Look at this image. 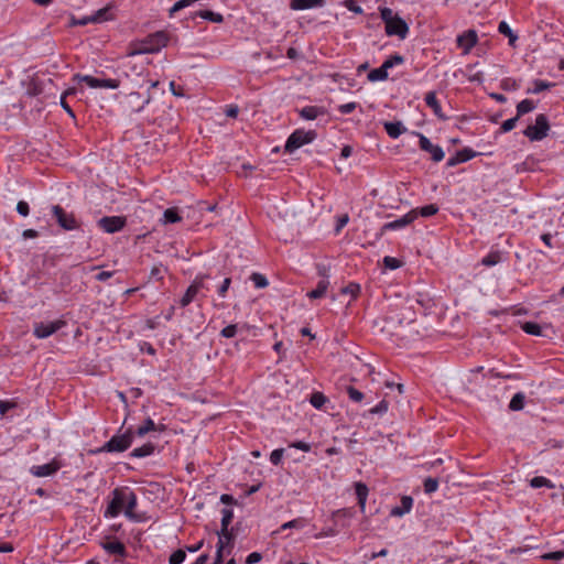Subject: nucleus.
<instances>
[{
	"label": "nucleus",
	"mask_w": 564,
	"mask_h": 564,
	"mask_svg": "<svg viewBox=\"0 0 564 564\" xmlns=\"http://www.w3.org/2000/svg\"><path fill=\"white\" fill-rule=\"evenodd\" d=\"M151 276L155 278L156 280H162L163 279L162 265H154L151 270Z\"/></svg>",
	"instance_id": "64"
},
{
	"label": "nucleus",
	"mask_w": 564,
	"mask_h": 564,
	"mask_svg": "<svg viewBox=\"0 0 564 564\" xmlns=\"http://www.w3.org/2000/svg\"><path fill=\"white\" fill-rule=\"evenodd\" d=\"M315 138L316 132L314 130L305 131L303 129H297L286 140L284 149L286 152L292 153L301 147L311 143Z\"/></svg>",
	"instance_id": "1"
},
{
	"label": "nucleus",
	"mask_w": 564,
	"mask_h": 564,
	"mask_svg": "<svg viewBox=\"0 0 564 564\" xmlns=\"http://www.w3.org/2000/svg\"><path fill=\"white\" fill-rule=\"evenodd\" d=\"M182 220L176 208H167L163 214V223L164 224H175Z\"/></svg>",
	"instance_id": "34"
},
{
	"label": "nucleus",
	"mask_w": 564,
	"mask_h": 564,
	"mask_svg": "<svg viewBox=\"0 0 564 564\" xmlns=\"http://www.w3.org/2000/svg\"><path fill=\"white\" fill-rule=\"evenodd\" d=\"M133 441V433L127 430L123 434L113 435L101 448L106 452H124L128 449Z\"/></svg>",
	"instance_id": "3"
},
{
	"label": "nucleus",
	"mask_w": 564,
	"mask_h": 564,
	"mask_svg": "<svg viewBox=\"0 0 564 564\" xmlns=\"http://www.w3.org/2000/svg\"><path fill=\"white\" fill-rule=\"evenodd\" d=\"M356 108H357V104L351 101V102H347V104L340 105L338 107V111L341 115H348V113H351Z\"/></svg>",
	"instance_id": "58"
},
{
	"label": "nucleus",
	"mask_w": 564,
	"mask_h": 564,
	"mask_svg": "<svg viewBox=\"0 0 564 564\" xmlns=\"http://www.w3.org/2000/svg\"><path fill=\"white\" fill-rule=\"evenodd\" d=\"M425 104L427 105V107H430L433 111V113L441 120H445L446 119V116L443 113L442 111V107L436 98V93L435 91H429L426 95H425Z\"/></svg>",
	"instance_id": "19"
},
{
	"label": "nucleus",
	"mask_w": 564,
	"mask_h": 564,
	"mask_svg": "<svg viewBox=\"0 0 564 564\" xmlns=\"http://www.w3.org/2000/svg\"><path fill=\"white\" fill-rule=\"evenodd\" d=\"M535 109V104L531 99H523L517 105V116H521Z\"/></svg>",
	"instance_id": "32"
},
{
	"label": "nucleus",
	"mask_w": 564,
	"mask_h": 564,
	"mask_svg": "<svg viewBox=\"0 0 564 564\" xmlns=\"http://www.w3.org/2000/svg\"><path fill=\"white\" fill-rule=\"evenodd\" d=\"M164 425L158 426L152 419H147L144 424L137 429V435L142 437L151 431H164Z\"/></svg>",
	"instance_id": "26"
},
{
	"label": "nucleus",
	"mask_w": 564,
	"mask_h": 564,
	"mask_svg": "<svg viewBox=\"0 0 564 564\" xmlns=\"http://www.w3.org/2000/svg\"><path fill=\"white\" fill-rule=\"evenodd\" d=\"M325 4V0H291L290 8L292 10H307L312 8H321Z\"/></svg>",
	"instance_id": "20"
},
{
	"label": "nucleus",
	"mask_w": 564,
	"mask_h": 564,
	"mask_svg": "<svg viewBox=\"0 0 564 564\" xmlns=\"http://www.w3.org/2000/svg\"><path fill=\"white\" fill-rule=\"evenodd\" d=\"M413 505V499L410 496H403L401 498V507H394L391 510V516L401 517L404 513L410 512Z\"/></svg>",
	"instance_id": "23"
},
{
	"label": "nucleus",
	"mask_w": 564,
	"mask_h": 564,
	"mask_svg": "<svg viewBox=\"0 0 564 564\" xmlns=\"http://www.w3.org/2000/svg\"><path fill=\"white\" fill-rule=\"evenodd\" d=\"M17 212L23 216V217H26L30 213V207H29V204L24 200H20L18 202L17 204Z\"/></svg>",
	"instance_id": "59"
},
{
	"label": "nucleus",
	"mask_w": 564,
	"mask_h": 564,
	"mask_svg": "<svg viewBox=\"0 0 564 564\" xmlns=\"http://www.w3.org/2000/svg\"><path fill=\"white\" fill-rule=\"evenodd\" d=\"M73 80L84 82L91 88L116 89L120 85V82L118 79H112V78L99 79V78H95L90 75H80V74H75L73 77Z\"/></svg>",
	"instance_id": "5"
},
{
	"label": "nucleus",
	"mask_w": 564,
	"mask_h": 564,
	"mask_svg": "<svg viewBox=\"0 0 564 564\" xmlns=\"http://www.w3.org/2000/svg\"><path fill=\"white\" fill-rule=\"evenodd\" d=\"M530 486L532 488H541V487L554 488L555 487L554 484L550 479H547L543 476L533 477L530 481Z\"/></svg>",
	"instance_id": "38"
},
{
	"label": "nucleus",
	"mask_w": 564,
	"mask_h": 564,
	"mask_svg": "<svg viewBox=\"0 0 564 564\" xmlns=\"http://www.w3.org/2000/svg\"><path fill=\"white\" fill-rule=\"evenodd\" d=\"M61 467V463L56 459H53L48 464L33 466L30 471L35 477H47L54 475Z\"/></svg>",
	"instance_id": "16"
},
{
	"label": "nucleus",
	"mask_w": 564,
	"mask_h": 564,
	"mask_svg": "<svg viewBox=\"0 0 564 564\" xmlns=\"http://www.w3.org/2000/svg\"><path fill=\"white\" fill-rule=\"evenodd\" d=\"M389 403L386 400L380 401L376 406L370 409L371 414H383L388 411Z\"/></svg>",
	"instance_id": "55"
},
{
	"label": "nucleus",
	"mask_w": 564,
	"mask_h": 564,
	"mask_svg": "<svg viewBox=\"0 0 564 564\" xmlns=\"http://www.w3.org/2000/svg\"><path fill=\"white\" fill-rule=\"evenodd\" d=\"M105 551L109 554L124 556L126 555V546L120 541H110L102 544Z\"/></svg>",
	"instance_id": "22"
},
{
	"label": "nucleus",
	"mask_w": 564,
	"mask_h": 564,
	"mask_svg": "<svg viewBox=\"0 0 564 564\" xmlns=\"http://www.w3.org/2000/svg\"><path fill=\"white\" fill-rule=\"evenodd\" d=\"M349 399L354 402H361L364 400V393L354 387L347 388Z\"/></svg>",
	"instance_id": "52"
},
{
	"label": "nucleus",
	"mask_w": 564,
	"mask_h": 564,
	"mask_svg": "<svg viewBox=\"0 0 564 564\" xmlns=\"http://www.w3.org/2000/svg\"><path fill=\"white\" fill-rule=\"evenodd\" d=\"M384 130L392 139L399 138L406 131L405 127L400 121H387L383 123Z\"/></svg>",
	"instance_id": "21"
},
{
	"label": "nucleus",
	"mask_w": 564,
	"mask_h": 564,
	"mask_svg": "<svg viewBox=\"0 0 564 564\" xmlns=\"http://www.w3.org/2000/svg\"><path fill=\"white\" fill-rule=\"evenodd\" d=\"M555 84L554 83H549V82H545V80H541V79H535L533 82V88H529L527 90L528 94H540L551 87H553Z\"/></svg>",
	"instance_id": "31"
},
{
	"label": "nucleus",
	"mask_w": 564,
	"mask_h": 564,
	"mask_svg": "<svg viewBox=\"0 0 564 564\" xmlns=\"http://www.w3.org/2000/svg\"><path fill=\"white\" fill-rule=\"evenodd\" d=\"M521 329L529 335L540 336L542 335L541 326L533 322H525L521 325Z\"/></svg>",
	"instance_id": "39"
},
{
	"label": "nucleus",
	"mask_w": 564,
	"mask_h": 564,
	"mask_svg": "<svg viewBox=\"0 0 564 564\" xmlns=\"http://www.w3.org/2000/svg\"><path fill=\"white\" fill-rule=\"evenodd\" d=\"M303 522L301 519H294L289 522H285L281 525L280 530L293 529V528H302Z\"/></svg>",
	"instance_id": "60"
},
{
	"label": "nucleus",
	"mask_w": 564,
	"mask_h": 564,
	"mask_svg": "<svg viewBox=\"0 0 564 564\" xmlns=\"http://www.w3.org/2000/svg\"><path fill=\"white\" fill-rule=\"evenodd\" d=\"M477 155L475 151H473L469 148H464L456 152V160L460 161L462 163L467 162L471 159H474Z\"/></svg>",
	"instance_id": "42"
},
{
	"label": "nucleus",
	"mask_w": 564,
	"mask_h": 564,
	"mask_svg": "<svg viewBox=\"0 0 564 564\" xmlns=\"http://www.w3.org/2000/svg\"><path fill=\"white\" fill-rule=\"evenodd\" d=\"M398 15L393 17L392 10L389 8L381 9V19L387 24V21L397 19Z\"/></svg>",
	"instance_id": "62"
},
{
	"label": "nucleus",
	"mask_w": 564,
	"mask_h": 564,
	"mask_svg": "<svg viewBox=\"0 0 564 564\" xmlns=\"http://www.w3.org/2000/svg\"><path fill=\"white\" fill-rule=\"evenodd\" d=\"M388 78V72L383 70L381 67L375 68L369 72L368 80L370 82H381Z\"/></svg>",
	"instance_id": "41"
},
{
	"label": "nucleus",
	"mask_w": 564,
	"mask_h": 564,
	"mask_svg": "<svg viewBox=\"0 0 564 564\" xmlns=\"http://www.w3.org/2000/svg\"><path fill=\"white\" fill-rule=\"evenodd\" d=\"M403 62H404L403 56H401L399 54H394V55H391L389 58H387L380 67L383 70L388 72L389 68H392L395 65H400Z\"/></svg>",
	"instance_id": "37"
},
{
	"label": "nucleus",
	"mask_w": 564,
	"mask_h": 564,
	"mask_svg": "<svg viewBox=\"0 0 564 564\" xmlns=\"http://www.w3.org/2000/svg\"><path fill=\"white\" fill-rule=\"evenodd\" d=\"M325 110L316 106H306L301 109L300 116L305 120H314L318 116L324 115Z\"/></svg>",
	"instance_id": "24"
},
{
	"label": "nucleus",
	"mask_w": 564,
	"mask_h": 564,
	"mask_svg": "<svg viewBox=\"0 0 564 564\" xmlns=\"http://www.w3.org/2000/svg\"><path fill=\"white\" fill-rule=\"evenodd\" d=\"M438 488V479L429 477L424 480V491L426 494L435 492Z\"/></svg>",
	"instance_id": "46"
},
{
	"label": "nucleus",
	"mask_w": 564,
	"mask_h": 564,
	"mask_svg": "<svg viewBox=\"0 0 564 564\" xmlns=\"http://www.w3.org/2000/svg\"><path fill=\"white\" fill-rule=\"evenodd\" d=\"M186 557L185 551L182 549L176 550L170 555L169 563L170 564H182Z\"/></svg>",
	"instance_id": "45"
},
{
	"label": "nucleus",
	"mask_w": 564,
	"mask_h": 564,
	"mask_svg": "<svg viewBox=\"0 0 564 564\" xmlns=\"http://www.w3.org/2000/svg\"><path fill=\"white\" fill-rule=\"evenodd\" d=\"M329 285V281L327 279H323L317 283V286L307 293L310 299H321L325 295Z\"/></svg>",
	"instance_id": "28"
},
{
	"label": "nucleus",
	"mask_w": 564,
	"mask_h": 564,
	"mask_svg": "<svg viewBox=\"0 0 564 564\" xmlns=\"http://www.w3.org/2000/svg\"><path fill=\"white\" fill-rule=\"evenodd\" d=\"M150 50V46L147 44V42L143 40L142 42L134 44L129 52V56L138 55V54H150L152 51Z\"/></svg>",
	"instance_id": "43"
},
{
	"label": "nucleus",
	"mask_w": 564,
	"mask_h": 564,
	"mask_svg": "<svg viewBox=\"0 0 564 564\" xmlns=\"http://www.w3.org/2000/svg\"><path fill=\"white\" fill-rule=\"evenodd\" d=\"M327 401L328 399L325 397V394L318 391L313 392L310 398L311 404L318 410L322 409Z\"/></svg>",
	"instance_id": "35"
},
{
	"label": "nucleus",
	"mask_w": 564,
	"mask_h": 564,
	"mask_svg": "<svg viewBox=\"0 0 564 564\" xmlns=\"http://www.w3.org/2000/svg\"><path fill=\"white\" fill-rule=\"evenodd\" d=\"M154 452V445L152 443H147L140 447L134 448L131 453V457L142 458L152 455Z\"/></svg>",
	"instance_id": "29"
},
{
	"label": "nucleus",
	"mask_w": 564,
	"mask_h": 564,
	"mask_svg": "<svg viewBox=\"0 0 564 564\" xmlns=\"http://www.w3.org/2000/svg\"><path fill=\"white\" fill-rule=\"evenodd\" d=\"M195 17H200L202 19L208 20L214 23H221L224 21V17L218 13L210 10H200L194 13L193 19Z\"/></svg>",
	"instance_id": "27"
},
{
	"label": "nucleus",
	"mask_w": 564,
	"mask_h": 564,
	"mask_svg": "<svg viewBox=\"0 0 564 564\" xmlns=\"http://www.w3.org/2000/svg\"><path fill=\"white\" fill-rule=\"evenodd\" d=\"M550 130L547 117L543 113L535 118V123L530 124L523 131V134L531 141L543 140Z\"/></svg>",
	"instance_id": "2"
},
{
	"label": "nucleus",
	"mask_w": 564,
	"mask_h": 564,
	"mask_svg": "<svg viewBox=\"0 0 564 564\" xmlns=\"http://www.w3.org/2000/svg\"><path fill=\"white\" fill-rule=\"evenodd\" d=\"M501 260L500 252L492 251L482 258L481 263L486 267H492L499 263Z\"/></svg>",
	"instance_id": "44"
},
{
	"label": "nucleus",
	"mask_w": 564,
	"mask_h": 564,
	"mask_svg": "<svg viewBox=\"0 0 564 564\" xmlns=\"http://www.w3.org/2000/svg\"><path fill=\"white\" fill-rule=\"evenodd\" d=\"M499 33L503 34L509 39V44L514 45V42L518 40V36L512 32L509 24L506 21H501L498 25Z\"/></svg>",
	"instance_id": "30"
},
{
	"label": "nucleus",
	"mask_w": 564,
	"mask_h": 564,
	"mask_svg": "<svg viewBox=\"0 0 564 564\" xmlns=\"http://www.w3.org/2000/svg\"><path fill=\"white\" fill-rule=\"evenodd\" d=\"M524 399H525V397L522 392L516 393L509 403V409L512 411L522 410L524 406Z\"/></svg>",
	"instance_id": "36"
},
{
	"label": "nucleus",
	"mask_w": 564,
	"mask_h": 564,
	"mask_svg": "<svg viewBox=\"0 0 564 564\" xmlns=\"http://www.w3.org/2000/svg\"><path fill=\"white\" fill-rule=\"evenodd\" d=\"M65 321L57 319L53 322L47 323H35L34 324V335L37 338H47L48 336L53 335L57 330H59L62 327L65 326Z\"/></svg>",
	"instance_id": "9"
},
{
	"label": "nucleus",
	"mask_w": 564,
	"mask_h": 564,
	"mask_svg": "<svg viewBox=\"0 0 564 564\" xmlns=\"http://www.w3.org/2000/svg\"><path fill=\"white\" fill-rule=\"evenodd\" d=\"M109 9L104 8L98 11H96L90 18H88V21L90 22H102L109 20ZM87 20H83L80 24H86Z\"/></svg>",
	"instance_id": "33"
},
{
	"label": "nucleus",
	"mask_w": 564,
	"mask_h": 564,
	"mask_svg": "<svg viewBox=\"0 0 564 564\" xmlns=\"http://www.w3.org/2000/svg\"><path fill=\"white\" fill-rule=\"evenodd\" d=\"M349 221V216L348 214H343L340 216L337 217V224H336V227H335V234H339L340 230L348 224Z\"/></svg>",
	"instance_id": "56"
},
{
	"label": "nucleus",
	"mask_w": 564,
	"mask_h": 564,
	"mask_svg": "<svg viewBox=\"0 0 564 564\" xmlns=\"http://www.w3.org/2000/svg\"><path fill=\"white\" fill-rule=\"evenodd\" d=\"M383 264L387 269L395 270L402 265V262L397 258L387 256L383 258Z\"/></svg>",
	"instance_id": "50"
},
{
	"label": "nucleus",
	"mask_w": 564,
	"mask_h": 564,
	"mask_svg": "<svg viewBox=\"0 0 564 564\" xmlns=\"http://www.w3.org/2000/svg\"><path fill=\"white\" fill-rule=\"evenodd\" d=\"M237 333L238 326L236 324H230L221 329L220 335L225 338H232Z\"/></svg>",
	"instance_id": "51"
},
{
	"label": "nucleus",
	"mask_w": 564,
	"mask_h": 564,
	"mask_svg": "<svg viewBox=\"0 0 564 564\" xmlns=\"http://www.w3.org/2000/svg\"><path fill=\"white\" fill-rule=\"evenodd\" d=\"M283 453H284V449L283 448H278V449H274L271 455H270V462L273 464V465H279L282 460V457H283Z\"/></svg>",
	"instance_id": "57"
},
{
	"label": "nucleus",
	"mask_w": 564,
	"mask_h": 564,
	"mask_svg": "<svg viewBox=\"0 0 564 564\" xmlns=\"http://www.w3.org/2000/svg\"><path fill=\"white\" fill-rule=\"evenodd\" d=\"M230 283H231V279L230 278H226L221 285L219 286V289L217 290L219 296L224 297L230 286Z\"/></svg>",
	"instance_id": "61"
},
{
	"label": "nucleus",
	"mask_w": 564,
	"mask_h": 564,
	"mask_svg": "<svg viewBox=\"0 0 564 564\" xmlns=\"http://www.w3.org/2000/svg\"><path fill=\"white\" fill-rule=\"evenodd\" d=\"M147 44L150 46L149 51L152 53L159 52L162 47L166 46L169 42V36L165 32L159 31L153 34H150L144 39Z\"/></svg>",
	"instance_id": "14"
},
{
	"label": "nucleus",
	"mask_w": 564,
	"mask_h": 564,
	"mask_svg": "<svg viewBox=\"0 0 564 564\" xmlns=\"http://www.w3.org/2000/svg\"><path fill=\"white\" fill-rule=\"evenodd\" d=\"M541 557L547 561H561L564 558V550L545 553Z\"/></svg>",
	"instance_id": "54"
},
{
	"label": "nucleus",
	"mask_w": 564,
	"mask_h": 564,
	"mask_svg": "<svg viewBox=\"0 0 564 564\" xmlns=\"http://www.w3.org/2000/svg\"><path fill=\"white\" fill-rule=\"evenodd\" d=\"M127 487L116 488L112 491V499L109 501L105 511L106 518H116L124 509Z\"/></svg>",
	"instance_id": "4"
},
{
	"label": "nucleus",
	"mask_w": 564,
	"mask_h": 564,
	"mask_svg": "<svg viewBox=\"0 0 564 564\" xmlns=\"http://www.w3.org/2000/svg\"><path fill=\"white\" fill-rule=\"evenodd\" d=\"M126 492V505H124V516L133 521H139L140 518L134 513V509L137 507L138 500L135 494L127 487Z\"/></svg>",
	"instance_id": "17"
},
{
	"label": "nucleus",
	"mask_w": 564,
	"mask_h": 564,
	"mask_svg": "<svg viewBox=\"0 0 564 564\" xmlns=\"http://www.w3.org/2000/svg\"><path fill=\"white\" fill-rule=\"evenodd\" d=\"M151 98L152 97L149 91L145 95L132 91L127 96L126 106L130 111L139 112L151 101Z\"/></svg>",
	"instance_id": "10"
},
{
	"label": "nucleus",
	"mask_w": 564,
	"mask_h": 564,
	"mask_svg": "<svg viewBox=\"0 0 564 564\" xmlns=\"http://www.w3.org/2000/svg\"><path fill=\"white\" fill-rule=\"evenodd\" d=\"M261 558H262L261 553H259V552H252V553H250V554L247 556L246 562H247V564H254V563L260 562V561H261Z\"/></svg>",
	"instance_id": "63"
},
{
	"label": "nucleus",
	"mask_w": 564,
	"mask_h": 564,
	"mask_svg": "<svg viewBox=\"0 0 564 564\" xmlns=\"http://www.w3.org/2000/svg\"><path fill=\"white\" fill-rule=\"evenodd\" d=\"M97 224L104 231L115 234L123 229L127 218L124 216H105Z\"/></svg>",
	"instance_id": "8"
},
{
	"label": "nucleus",
	"mask_w": 564,
	"mask_h": 564,
	"mask_svg": "<svg viewBox=\"0 0 564 564\" xmlns=\"http://www.w3.org/2000/svg\"><path fill=\"white\" fill-rule=\"evenodd\" d=\"M416 217H417V212L414 209V210L409 212L408 214H405L404 216H402L399 219H395L393 221L384 224L381 227L380 232L378 234V237H382L384 235V232L388 230H398V229L406 227Z\"/></svg>",
	"instance_id": "12"
},
{
	"label": "nucleus",
	"mask_w": 564,
	"mask_h": 564,
	"mask_svg": "<svg viewBox=\"0 0 564 564\" xmlns=\"http://www.w3.org/2000/svg\"><path fill=\"white\" fill-rule=\"evenodd\" d=\"M52 213L57 224L65 230H74L78 228V223L73 214H67L59 205L52 207Z\"/></svg>",
	"instance_id": "7"
},
{
	"label": "nucleus",
	"mask_w": 564,
	"mask_h": 564,
	"mask_svg": "<svg viewBox=\"0 0 564 564\" xmlns=\"http://www.w3.org/2000/svg\"><path fill=\"white\" fill-rule=\"evenodd\" d=\"M234 540H235V533H234V528L227 530V531H224V530H220L218 532V543L217 545H221V550L225 552V550H227V553H230L231 552V549H232V544H234Z\"/></svg>",
	"instance_id": "18"
},
{
	"label": "nucleus",
	"mask_w": 564,
	"mask_h": 564,
	"mask_svg": "<svg viewBox=\"0 0 564 564\" xmlns=\"http://www.w3.org/2000/svg\"><path fill=\"white\" fill-rule=\"evenodd\" d=\"M386 33L390 36L397 35L403 40L409 33V26L403 19L397 17L394 20L387 21Z\"/></svg>",
	"instance_id": "13"
},
{
	"label": "nucleus",
	"mask_w": 564,
	"mask_h": 564,
	"mask_svg": "<svg viewBox=\"0 0 564 564\" xmlns=\"http://www.w3.org/2000/svg\"><path fill=\"white\" fill-rule=\"evenodd\" d=\"M206 278L207 275H198L195 278L193 283L187 288L185 294L180 301L182 307H185L188 304H191L202 289L209 290V286L206 285L205 283Z\"/></svg>",
	"instance_id": "6"
},
{
	"label": "nucleus",
	"mask_w": 564,
	"mask_h": 564,
	"mask_svg": "<svg viewBox=\"0 0 564 564\" xmlns=\"http://www.w3.org/2000/svg\"><path fill=\"white\" fill-rule=\"evenodd\" d=\"M478 36L476 31L468 30L457 36V45L464 50L465 54H468L471 48L477 44Z\"/></svg>",
	"instance_id": "15"
},
{
	"label": "nucleus",
	"mask_w": 564,
	"mask_h": 564,
	"mask_svg": "<svg viewBox=\"0 0 564 564\" xmlns=\"http://www.w3.org/2000/svg\"><path fill=\"white\" fill-rule=\"evenodd\" d=\"M438 212V207L435 204H430L420 208L419 213L422 217H430Z\"/></svg>",
	"instance_id": "49"
},
{
	"label": "nucleus",
	"mask_w": 564,
	"mask_h": 564,
	"mask_svg": "<svg viewBox=\"0 0 564 564\" xmlns=\"http://www.w3.org/2000/svg\"><path fill=\"white\" fill-rule=\"evenodd\" d=\"M234 519V511L231 509L224 508L221 510V528L220 530H229V524Z\"/></svg>",
	"instance_id": "40"
},
{
	"label": "nucleus",
	"mask_w": 564,
	"mask_h": 564,
	"mask_svg": "<svg viewBox=\"0 0 564 564\" xmlns=\"http://www.w3.org/2000/svg\"><path fill=\"white\" fill-rule=\"evenodd\" d=\"M360 292V286L357 283H349L347 286L340 290L341 294H349L351 297H356Z\"/></svg>",
	"instance_id": "48"
},
{
	"label": "nucleus",
	"mask_w": 564,
	"mask_h": 564,
	"mask_svg": "<svg viewBox=\"0 0 564 564\" xmlns=\"http://www.w3.org/2000/svg\"><path fill=\"white\" fill-rule=\"evenodd\" d=\"M518 120H519V117L516 116L513 118H510V119L503 121L500 127V131L503 133L511 131L516 127Z\"/></svg>",
	"instance_id": "53"
},
{
	"label": "nucleus",
	"mask_w": 564,
	"mask_h": 564,
	"mask_svg": "<svg viewBox=\"0 0 564 564\" xmlns=\"http://www.w3.org/2000/svg\"><path fill=\"white\" fill-rule=\"evenodd\" d=\"M355 491H356V496L358 499V505H359L361 511H365L366 501H367V497H368V487L364 482H356Z\"/></svg>",
	"instance_id": "25"
},
{
	"label": "nucleus",
	"mask_w": 564,
	"mask_h": 564,
	"mask_svg": "<svg viewBox=\"0 0 564 564\" xmlns=\"http://www.w3.org/2000/svg\"><path fill=\"white\" fill-rule=\"evenodd\" d=\"M414 134L419 137V144L421 150L429 152L431 154V159L434 162H441L444 159L445 153L440 145L432 144L429 138L420 132H414Z\"/></svg>",
	"instance_id": "11"
},
{
	"label": "nucleus",
	"mask_w": 564,
	"mask_h": 564,
	"mask_svg": "<svg viewBox=\"0 0 564 564\" xmlns=\"http://www.w3.org/2000/svg\"><path fill=\"white\" fill-rule=\"evenodd\" d=\"M250 279L253 282L254 286L258 289H262L268 285L267 278L261 273H252Z\"/></svg>",
	"instance_id": "47"
}]
</instances>
